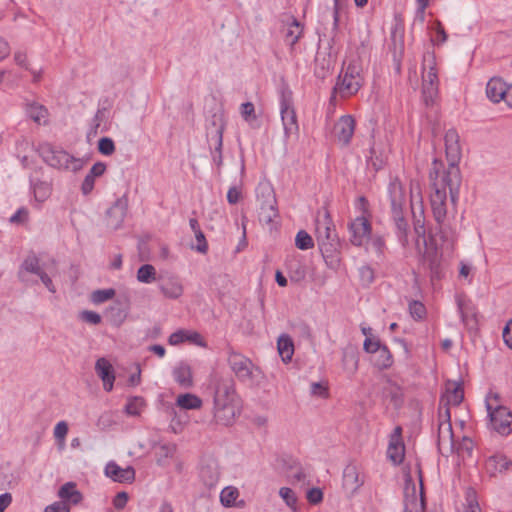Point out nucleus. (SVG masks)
Wrapping results in <instances>:
<instances>
[{
    "label": "nucleus",
    "mask_w": 512,
    "mask_h": 512,
    "mask_svg": "<svg viewBox=\"0 0 512 512\" xmlns=\"http://www.w3.org/2000/svg\"><path fill=\"white\" fill-rule=\"evenodd\" d=\"M383 345L377 339H371L370 337H366L363 348L365 352L370 354H375Z\"/></svg>",
    "instance_id": "obj_59"
},
{
    "label": "nucleus",
    "mask_w": 512,
    "mask_h": 512,
    "mask_svg": "<svg viewBox=\"0 0 512 512\" xmlns=\"http://www.w3.org/2000/svg\"><path fill=\"white\" fill-rule=\"evenodd\" d=\"M21 270L38 275L42 271L39 258L33 253L28 255L21 264Z\"/></svg>",
    "instance_id": "obj_44"
},
{
    "label": "nucleus",
    "mask_w": 512,
    "mask_h": 512,
    "mask_svg": "<svg viewBox=\"0 0 512 512\" xmlns=\"http://www.w3.org/2000/svg\"><path fill=\"white\" fill-rule=\"evenodd\" d=\"M438 85L435 55L433 52H426L422 62V94L427 106L434 103L438 95Z\"/></svg>",
    "instance_id": "obj_7"
},
{
    "label": "nucleus",
    "mask_w": 512,
    "mask_h": 512,
    "mask_svg": "<svg viewBox=\"0 0 512 512\" xmlns=\"http://www.w3.org/2000/svg\"><path fill=\"white\" fill-rule=\"evenodd\" d=\"M213 416L217 424L231 425L239 413V397L236 393L235 382L231 377L214 375Z\"/></svg>",
    "instance_id": "obj_2"
},
{
    "label": "nucleus",
    "mask_w": 512,
    "mask_h": 512,
    "mask_svg": "<svg viewBox=\"0 0 512 512\" xmlns=\"http://www.w3.org/2000/svg\"><path fill=\"white\" fill-rule=\"evenodd\" d=\"M355 131V120L350 115L341 116L334 124V136L342 145H348Z\"/></svg>",
    "instance_id": "obj_17"
},
{
    "label": "nucleus",
    "mask_w": 512,
    "mask_h": 512,
    "mask_svg": "<svg viewBox=\"0 0 512 512\" xmlns=\"http://www.w3.org/2000/svg\"><path fill=\"white\" fill-rule=\"evenodd\" d=\"M257 201L260 203L258 218L261 223L271 224L279 215L277 200L273 188L268 184H260L256 189Z\"/></svg>",
    "instance_id": "obj_10"
},
{
    "label": "nucleus",
    "mask_w": 512,
    "mask_h": 512,
    "mask_svg": "<svg viewBox=\"0 0 512 512\" xmlns=\"http://www.w3.org/2000/svg\"><path fill=\"white\" fill-rule=\"evenodd\" d=\"M241 116L247 122L256 120L254 104L251 102L243 103L241 105Z\"/></svg>",
    "instance_id": "obj_53"
},
{
    "label": "nucleus",
    "mask_w": 512,
    "mask_h": 512,
    "mask_svg": "<svg viewBox=\"0 0 512 512\" xmlns=\"http://www.w3.org/2000/svg\"><path fill=\"white\" fill-rule=\"evenodd\" d=\"M370 156L368 157V165H371L374 170L378 171L383 168L385 161L383 158L377 155L376 149L374 146L370 147Z\"/></svg>",
    "instance_id": "obj_52"
},
{
    "label": "nucleus",
    "mask_w": 512,
    "mask_h": 512,
    "mask_svg": "<svg viewBox=\"0 0 512 512\" xmlns=\"http://www.w3.org/2000/svg\"><path fill=\"white\" fill-rule=\"evenodd\" d=\"M454 435L451 422L442 421L438 425V449L441 453L447 449L450 452L454 451Z\"/></svg>",
    "instance_id": "obj_25"
},
{
    "label": "nucleus",
    "mask_w": 512,
    "mask_h": 512,
    "mask_svg": "<svg viewBox=\"0 0 512 512\" xmlns=\"http://www.w3.org/2000/svg\"><path fill=\"white\" fill-rule=\"evenodd\" d=\"M358 356L353 351H344L342 356L343 368L350 374H354L358 369Z\"/></svg>",
    "instance_id": "obj_42"
},
{
    "label": "nucleus",
    "mask_w": 512,
    "mask_h": 512,
    "mask_svg": "<svg viewBox=\"0 0 512 512\" xmlns=\"http://www.w3.org/2000/svg\"><path fill=\"white\" fill-rule=\"evenodd\" d=\"M405 456V445L403 441L389 440L387 457L394 464L399 465L403 462Z\"/></svg>",
    "instance_id": "obj_33"
},
{
    "label": "nucleus",
    "mask_w": 512,
    "mask_h": 512,
    "mask_svg": "<svg viewBox=\"0 0 512 512\" xmlns=\"http://www.w3.org/2000/svg\"><path fill=\"white\" fill-rule=\"evenodd\" d=\"M79 318L89 324L92 325H98L101 323V316L97 312L91 311V310H84L80 312Z\"/></svg>",
    "instance_id": "obj_51"
},
{
    "label": "nucleus",
    "mask_w": 512,
    "mask_h": 512,
    "mask_svg": "<svg viewBox=\"0 0 512 512\" xmlns=\"http://www.w3.org/2000/svg\"><path fill=\"white\" fill-rule=\"evenodd\" d=\"M185 341H189L200 347H206V342L204 341L202 335L196 331L185 330Z\"/></svg>",
    "instance_id": "obj_56"
},
{
    "label": "nucleus",
    "mask_w": 512,
    "mask_h": 512,
    "mask_svg": "<svg viewBox=\"0 0 512 512\" xmlns=\"http://www.w3.org/2000/svg\"><path fill=\"white\" fill-rule=\"evenodd\" d=\"M403 512H425V499L423 494V484L420 479V495L416 494L415 484L409 477L406 480L404 489V510Z\"/></svg>",
    "instance_id": "obj_14"
},
{
    "label": "nucleus",
    "mask_w": 512,
    "mask_h": 512,
    "mask_svg": "<svg viewBox=\"0 0 512 512\" xmlns=\"http://www.w3.org/2000/svg\"><path fill=\"white\" fill-rule=\"evenodd\" d=\"M40 155L49 166L57 169H68L70 163L76 161L68 152L49 143L41 145Z\"/></svg>",
    "instance_id": "obj_12"
},
{
    "label": "nucleus",
    "mask_w": 512,
    "mask_h": 512,
    "mask_svg": "<svg viewBox=\"0 0 512 512\" xmlns=\"http://www.w3.org/2000/svg\"><path fill=\"white\" fill-rule=\"evenodd\" d=\"M286 25L285 39L293 47L302 37L303 25L294 16H287Z\"/></svg>",
    "instance_id": "obj_31"
},
{
    "label": "nucleus",
    "mask_w": 512,
    "mask_h": 512,
    "mask_svg": "<svg viewBox=\"0 0 512 512\" xmlns=\"http://www.w3.org/2000/svg\"><path fill=\"white\" fill-rule=\"evenodd\" d=\"M227 362L238 381L248 387H259L264 382V372L245 355L230 349Z\"/></svg>",
    "instance_id": "obj_4"
},
{
    "label": "nucleus",
    "mask_w": 512,
    "mask_h": 512,
    "mask_svg": "<svg viewBox=\"0 0 512 512\" xmlns=\"http://www.w3.org/2000/svg\"><path fill=\"white\" fill-rule=\"evenodd\" d=\"M391 217L396 227V234L402 246L408 244L409 224L405 216L406 206L405 189L398 177L390 180L388 185Z\"/></svg>",
    "instance_id": "obj_3"
},
{
    "label": "nucleus",
    "mask_w": 512,
    "mask_h": 512,
    "mask_svg": "<svg viewBox=\"0 0 512 512\" xmlns=\"http://www.w3.org/2000/svg\"><path fill=\"white\" fill-rule=\"evenodd\" d=\"M280 114L286 138L297 135L299 126L293 107L291 91H282L280 96Z\"/></svg>",
    "instance_id": "obj_11"
},
{
    "label": "nucleus",
    "mask_w": 512,
    "mask_h": 512,
    "mask_svg": "<svg viewBox=\"0 0 512 512\" xmlns=\"http://www.w3.org/2000/svg\"><path fill=\"white\" fill-rule=\"evenodd\" d=\"M383 395L397 409L404 403L403 389L395 382H387V385L383 388Z\"/></svg>",
    "instance_id": "obj_30"
},
{
    "label": "nucleus",
    "mask_w": 512,
    "mask_h": 512,
    "mask_svg": "<svg viewBox=\"0 0 512 512\" xmlns=\"http://www.w3.org/2000/svg\"><path fill=\"white\" fill-rule=\"evenodd\" d=\"M105 475L115 482L132 483L135 480V470L131 466L120 467L114 461H110L105 466Z\"/></svg>",
    "instance_id": "obj_18"
},
{
    "label": "nucleus",
    "mask_w": 512,
    "mask_h": 512,
    "mask_svg": "<svg viewBox=\"0 0 512 512\" xmlns=\"http://www.w3.org/2000/svg\"><path fill=\"white\" fill-rule=\"evenodd\" d=\"M473 441L468 437H463L459 443L454 442V451L459 456L464 457L465 455L470 456L473 450Z\"/></svg>",
    "instance_id": "obj_45"
},
{
    "label": "nucleus",
    "mask_w": 512,
    "mask_h": 512,
    "mask_svg": "<svg viewBox=\"0 0 512 512\" xmlns=\"http://www.w3.org/2000/svg\"><path fill=\"white\" fill-rule=\"evenodd\" d=\"M486 471L491 475L504 473L512 468V460L502 453H495L485 462Z\"/></svg>",
    "instance_id": "obj_23"
},
{
    "label": "nucleus",
    "mask_w": 512,
    "mask_h": 512,
    "mask_svg": "<svg viewBox=\"0 0 512 512\" xmlns=\"http://www.w3.org/2000/svg\"><path fill=\"white\" fill-rule=\"evenodd\" d=\"M295 245L300 250H308L314 246V242L306 231L300 230L296 235Z\"/></svg>",
    "instance_id": "obj_46"
},
{
    "label": "nucleus",
    "mask_w": 512,
    "mask_h": 512,
    "mask_svg": "<svg viewBox=\"0 0 512 512\" xmlns=\"http://www.w3.org/2000/svg\"><path fill=\"white\" fill-rule=\"evenodd\" d=\"M25 113L32 121L39 125H45L48 121V109L38 102H27L25 104Z\"/></svg>",
    "instance_id": "obj_27"
},
{
    "label": "nucleus",
    "mask_w": 512,
    "mask_h": 512,
    "mask_svg": "<svg viewBox=\"0 0 512 512\" xmlns=\"http://www.w3.org/2000/svg\"><path fill=\"white\" fill-rule=\"evenodd\" d=\"M507 84L499 77L491 78L486 85V95L494 103L502 101Z\"/></svg>",
    "instance_id": "obj_28"
},
{
    "label": "nucleus",
    "mask_w": 512,
    "mask_h": 512,
    "mask_svg": "<svg viewBox=\"0 0 512 512\" xmlns=\"http://www.w3.org/2000/svg\"><path fill=\"white\" fill-rule=\"evenodd\" d=\"M195 238L197 241V245L193 246V248L196 251L205 254L208 250V244H207L204 233L202 231H196Z\"/></svg>",
    "instance_id": "obj_60"
},
{
    "label": "nucleus",
    "mask_w": 512,
    "mask_h": 512,
    "mask_svg": "<svg viewBox=\"0 0 512 512\" xmlns=\"http://www.w3.org/2000/svg\"><path fill=\"white\" fill-rule=\"evenodd\" d=\"M238 497L239 490L234 486H227L220 493V502L224 507H233L237 505Z\"/></svg>",
    "instance_id": "obj_38"
},
{
    "label": "nucleus",
    "mask_w": 512,
    "mask_h": 512,
    "mask_svg": "<svg viewBox=\"0 0 512 512\" xmlns=\"http://www.w3.org/2000/svg\"><path fill=\"white\" fill-rule=\"evenodd\" d=\"M430 179L432 181L430 206L433 218L437 225L436 229L443 241L453 242L456 238V229L453 227L447 213V189L449 190L451 203L456 205L459 199V189L461 184L457 185L454 197V190H451L448 178L446 175L440 174V171L437 169V161H434V168L433 171L430 172Z\"/></svg>",
    "instance_id": "obj_1"
},
{
    "label": "nucleus",
    "mask_w": 512,
    "mask_h": 512,
    "mask_svg": "<svg viewBox=\"0 0 512 512\" xmlns=\"http://www.w3.org/2000/svg\"><path fill=\"white\" fill-rule=\"evenodd\" d=\"M144 406L145 400L140 396H135L128 399L124 411L129 416H139Z\"/></svg>",
    "instance_id": "obj_40"
},
{
    "label": "nucleus",
    "mask_w": 512,
    "mask_h": 512,
    "mask_svg": "<svg viewBox=\"0 0 512 512\" xmlns=\"http://www.w3.org/2000/svg\"><path fill=\"white\" fill-rule=\"evenodd\" d=\"M316 235L324 258H333L339 247V238L330 213L325 210L322 218L316 219Z\"/></svg>",
    "instance_id": "obj_6"
},
{
    "label": "nucleus",
    "mask_w": 512,
    "mask_h": 512,
    "mask_svg": "<svg viewBox=\"0 0 512 512\" xmlns=\"http://www.w3.org/2000/svg\"><path fill=\"white\" fill-rule=\"evenodd\" d=\"M410 206L411 213L413 217L414 230L418 236H424L426 233L425 228V214H424V205L422 201V197L419 194V201L415 203V196L413 193V188L410 189Z\"/></svg>",
    "instance_id": "obj_20"
},
{
    "label": "nucleus",
    "mask_w": 512,
    "mask_h": 512,
    "mask_svg": "<svg viewBox=\"0 0 512 512\" xmlns=\"http://www.w3.org/2000/svg\"><path fill=\"white\" fill-rule=\"evenodd\" d=\"M372 361L379 370H385L392 366L393 356L388 347L384 345L374 354Z\"/></svg>",
    "instance_id": "obj_35"
},
{
    "label": "nucleus",
    "mask_w": 512,
    "mask_h": 512,
    "mask_svg": "<svg viewBox=\"0 0 512 512\" xmlns=\"http://www.w3.org/2000/svg\"><path fill=\"white\" fill-rule=\"evenodd\" d=\"M364 484V475L361 474L358 467L349 464L343 471V487L350 493L354 494Z\"/></svg>",
    "instance_id": "obj_21"
},
{
    "label": "nucleus",
    "mask_w": 512,
    "mask_h": 512,
    "mask_svg": "<svg viewBox=\"0 0 512 512\" xmlns=\"http://www.w3.org/2000/svg\"><path fill=\"white\" fill-rule=\"evenodd\" d=\"M503 340L505 344L512 349V319L508 321L503 329Z\"/></svg>",
    "instance_id": "obj_64"
},
{
    "label": "nucleus",
    "mask_w": 512,
    "mask_h": 512,
    "mask_svg": "<svg viewBox=\"0 0 512 512\" xmlns=\"http://www.w3.org/2000/svg\"><path fill=\"white\" fill-rule=\"evenodd\" d=\"M176 405L184 410H196L202 407V400L195 394H181L176 399Z\"/></svg>",
    "instance_id": "obj_37"
},
{
    "label": "nucleus",
    "mask_w": 512,
    "mask_h": 512,
    "mask_svg": "<svg viewBox=\"0 0 512 512\" xmlns=\"http://www.w3.org/2000/svg\"><path fill=\"white\" fill-rule=\"evenodd\" d=\"M31 188L33 190L35 200L39 203L45 202L52 193V185L46 181H31Z\"/></svg>",
    "instance_id": "obj_34"
},
{
    "label": "nucleus",
    "mask_w": 512,
    "mask_h": 512,
    "mask_svg": "<svg viewBox=\"0 0 512 512\" xmlns=\"http://www.w3.org/2000/svg\"><path fill=\"white\" fill-rule=\"evenodd\" d=\"M128 202L127 195H123L106 211L107 226L112 230H117L122 226L127 214Z\"/></svg>",
    "instance_id": "obj_15"
},
{
    "label": "nucleus",
    "mask_w": 512,
    "mask_h": 512,
    "mask_svg": "<svg viewBox=\"0 0 512 512\" xmlns=\"http://www.w3.org/2000/svg\"><path fill=\"white\" fill-rule=\"evenodd\" d=\"M446 158L449 166L440 174L446 175L451 185V190L456 193L457 185L461 184V173L458 162L461 157V147L459 144V135L455 129H449L444 137Z\"/></svg>",
    "instance_id": "obj_5"
},
{
    "label": "nucleus",
    "mask_w": 512,
    "mask_h": 512,
    "mask_svg": "<svg viewBox=\"0 0 512 512\" xmlns=\"http://www.w3.org/2000/svg\"><path fill=\"white\" fill-rule=\"evenodd\" d=\"M278 353L283 362L291 361L294 353V345L292 339L288 335H281L277 342Z\"/></svg>",
    "instance_id": "obj_36"
},
{
    "label": "nucleus",
    "mask_w": 512,
    "mask_h": 512,
    "mask_svg": "<svg viewBox=\"0 0 512 512\" xmlns=\"http://www.w3.org/2000/svg\"><path fill=\"white\" fill-rule=\"evenodd\" d=\"M159 290L166 298L178 299L182 296L184 288L178 277L168 276L161 278Z\"/></svg>",
    "instance_id": "obj_24"
},
{
    "label": "nucleus",
    "mask_w": 512,
    "mask_h": 512,
    "mask_svg": "<svg viewBox=\"0 0 512 512\" xmlns=\"http://www.w3.org/2000/svg\"><path fill=\"white\" fill-rule=\"evenodd\" d=\"M96 177L93 176L91 173L88 172V174L85 176L82 185H81V191L84 195H88L92 192L95 184Z\"/></svg>",
    "instance_id": "obj_61"
},
{
    "label": "nucleus",
    "mask_w": 512,
    "mask_h": 512,
    "mask_svg": "<svg viewBox=\"0 0 512 512\" xmlns=\"http://www.w3.org/2000/svg\"><path fill=\"white\" fill-rule=\"evenodd\" d=\"M358 275L363 287H369L375 280V270L368 264L358 268Z\"/></svg>",
    "instance_id": "obj_43"
},
{
    "label": "nucleus",
    "mask_w": 512,
    "mask_h": 512,
    "mask_svg": "<svg viewBox=\"0 0 512 512\" xmlns=\"http://www.w3.org/2000/svg\"><path fill=\"white\" fill-rule=\"evenodd\" d=\"M58 495L61 499L71 500L74 503H77L81 497L80 493L75 489V484L72 482L64 484L60 488Z\"/></svg>",
    "instance_id": "obj_41"
},
{
    "label": "nucleus",
    "mask_w": 512,
    "mask_h": 512,
    "mask_svg": "<svg viewBox=\"0 0 512 512\" xmlns=\"http://www.w3.org/2000/svg\"><path fill=\"white\" fill-rule=\"evenodd\" d=\"M115 296V290L113 288L109 289H99L95 290L91 295V301L94 304H101L112 299Z\"/></svg>",
    "instance_id": "obj_47"
},
{
    "label": "nucleus",
    "mask_w": 512,
    "mask_h": 512,
    "mask_svg": "<svg viewBox=\"0 0 512 512\" xmlns=\"http://www.w3.org/2000/svg\"><path fill=\"white\" fill-rule=\"evenodd\" d=\"M498 394H490L486 398V408L490 426L500 435L506 436L512 432V413L509 409L498 404Z\"/></svg>",
    "instance_id": "obj_8"
},
{
    "label": "nucleus",
    "mask_w": 512,
    "mask_h": 512,
    "mask_svg": "<svg viewBox=\"0 0 512 512\" xmlns=\"http://www.w3.org/2000/svg\"><path fill=\"white\" fill-rule=\"evenodd\" d=\"M98 150L105 156L112 155L115 151V144L109 137H103L98 141Z\"/></svg>",
    "instance_id": "obj_50"
},
{
    "label": "nucleus",
    "mask_w": 512,
    "mask_h": 512,
    "mask_svg": "<svg viewBox=\"0 0 512 512\" xmlns=\"http://www.w3.org/2000/svg\"><path fill=\"white\" fill-rule=\"evenodd\" d=\"M280 497L285 501L293 511L297 510V496L295 492L288 487H282L279 491Z\"/></svg>",
    "instance_id": "obj_48"
},
{
    "label": "nucleus",
    "mask_w": 512,
    "mask_h": 512,
    "mask_svg": "<svg viewBox=\"0 0 512 512\" xmlns=\"http://www.w3.org/2000/svg\"><path fill=\"white\" fill-rule=\"evenodd\" d=\"M213 130H208L207 137L214 144V150L212 151V160L220 167L223 163L222 158V147H223V133H224V124H216L213 122Z\"/></svg>",
    "instance_id": "obj_19"
},
{
    "label": "nucleus",
    "mask_w": 512,
    "mask_h": 512,
    "mask_svg": "<svg viewBox=\"0 0 512 512\" xmlns=\"http://www.w3.org/2000/svg\"><path fill=\"white\" fill-rule=\"evenodd\" d=\"M28 215L29 212L27 208L21 207L10 217L9 221L12 224H22L27 221Z\"/></svg>",
    "instance_id": "obj_55"
},
{
    "label": "nucleus",
    "mask_w": 512,
    "mask_h": 512,
    "mask_svg": "<svg viewBox=\"0 0 512 512\" xmlns=\"http://www.w3.org/2000/svg\"><path fill=\"white\" fill-rule=\"evenodd\" d=\"M137 280L149 284L156 280V269L151 264H144L137 271Z\"/></svg>",
    "instance_id": "obj_39"
},
{
    "label": "nucleus",
    "mask_w": 512,
    "mask_h": 512,
    "mask_svg": "<svg viewBox=\"0 0 512 512\" xmlns=\"http://www.w3.org/2000/svg\"><path fill=\"white\" fill-rule=\"evenodd\" d=\"M467 503L465 512H481L479 504L476 501L475 492L472 490L467 493Z\"/></svg>",
    "instance_id": "obj_62"
},
{
    "label": "nucleus",
    "mask_w": 512,
    "mask_h": 512,
    "mask_svg": "<svg viewBox=\"0 0 512 512\" xmlns=\"http://www.w3.org/2000/svg\"><path fill=\"white\" fill-rule=\"evenodd\" d=\"M464 399V390L461 383L448 381L445 394L441 397V403L458 406Z\"/></svg>",
    "instance_id": "obj_26"
},
{
    "label": "nucleus",
    "mask_w": 512,
    "mask_h": 512,
    "mask_svg": "<svg viewBox=\"0 0 512 512\" xmlns=\"http://www.w3.org/2000/svg\"><path fill=\"white\" fill-rule=\"evenodd\" d=\"M435 38H432L433 42L437 44H443L447 40V33L440 21L435 22L434 26Z\"/></svg>",
    "instance_id": "obj_57"
},
{
    "label": "nucleus",
    "mask_w": 512,
    "mask_h": 512,
    "mask_svg": "<svg viewBox=\"0 0 512 512\" xmlns=\"http://www.w3.org/2000/svg\"><path fill=\"white\" fill-rule=\"evenodd\" d=\"M173 377L174 380L182 387V388H190L193 385V377L192 370L189 364L185 362L179 363L173 369Z\"/></svg>",
    "instance_id": "obj_29"
},
{
    "label": "nucleus",
    "mask_w": 512,
    "mask_h": 512,
    "mask_svg": "<svg viewBox=\"0 0 512 512\" xmlns=\"http://www.w3.org/2000/svg\"><path fill=\"white\" fill-rule=\"evenodd\" d=\"M423 264L429 270L432 282L444 277L445 266L442 261V254L437 249H428L424 253Z\"/></svg>",
    "instance_id": "obj_16"
},
{
    "label": "nucleus",
    "mask_w": 512,
    "mask_h": 512,
    "mask_svg": "<svg viewBox=\"0 0 512 512\" xmlns=\"http://www.w3.org/2000/svg\"><path fill=\"white\" fill-rule=\"evenodd\" d=\"M307 500L310 504L316 505L323 500V492L320 488H311L307 491Z\"/></svg>",
    "instance_id": "obj_58"
},
{
    "label": "nucleus",
    "mask_w": 512,
    "mask_h": 512,
    "mask_svg": "<svg viewBox=\"0 0 512 512\" xmlns=\"http://www.w3.org/2000/svg\"><path fill=\"white\" fill-rule=\"evenodd\" d=\"M350 242L356 247L363 246L371 237L372 225L366 215H360L348 224Z\"/></svg>",
    "instance_id": "obj_13"
},
{
    "label": "nucleus",
    "mask_w": 512,
    "mask_h": 512,
    "mask_svg": "<svg viewBox=\"0 0 512 512\" xmlns=\"http://www.w3.org/2000/svg\"><path fill=\"white\" fill-rule=\"evenodd\" d=\"M69 510V505L62 501L54 502L45 508V512H69Z\"/></svg>",
    "instance_id": "obj_63"
},
{
    "label": "nucleus",
    "mask_w": 512,
    "mask_h": 512,
    "mask_svg": "<svg viewBox=\"0 0 512 512\" xmlns=\"http://www.w3.org/2000/svg\"><path fill=\"white\" fill-rule=\"evenodd\" d=\"M371 245L377 255L382 256L386 250V243L381 235L371 237Z\"/></svg>",
    "instance_id": "obj_54"
},
{
    "label": "nucleus",
    "mask_w": 512,
    "mask_h": 512,
    "mask_svg": "<svg viewBox=\"0 0 512 512\" xmlns=\"http://www.w3.org/2000/svg\"><path fill=\"white\" fill-rule=\"evenodd\" d=\"M458 310L462 319V322L466 326H473L476 324V308L469 302L461 299L457 300Z\"/></svg>",
    "instance_id": "obj_32"
},
{
    "label": "nucleus",
    "mask_w": 512,
    "mask_h": 512,
    "mask_svg": "<svg viewBox=\"0 0 512 512\" xmlns=\"http://www.w3.org/2000/svg\"><path fill=\"white\" fill-rule=\"evenodd\" d=\"M95 371L103 382L104 390L107 392L112 391L115 381V372L111 363L105 358H99L95 363Z\"/></svg>",
    "instance_id": "obj_22"
},
{
    "label": "nucleus",
    "mask_w": 512,
    "mask_h": 512,
    "mask_svg": "<svg viewBox=\"0 0 512 512\" xmlns=\"http://www.w3.org/2000/svg\"><path fill=\"white\" fill-rule=\"evenodd\" d=\"M362 84L361 67L356 61H351L345 71L338 76L334 91L346 98L356 94Z\"/></svg>",
    "instance_id": "obj_9"
},
{
    "label": "nucleus",
    "mask_w": 512,
    "mask_h": 512,
    "mask_svg": "<svg viewBox=\"0 0 512 512\" xmlns=\"http://www.w3.org/2000/svg\"><path fill=\"white\" fill-rule=\"evenodd\" d=\"M409 312L415 320H422L426 316V308L424 304L416 300L409 303Z\"/></svg>",
    "instance_id": "obj_49"
}]
</instances>
